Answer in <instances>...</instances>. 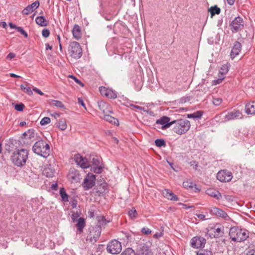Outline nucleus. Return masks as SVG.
Wrapping results in <instances>:
<instances>
[{"label": "nucleus", "mask_w": 255, "mask_h": 255, "mask_svg": "<svg viewBox=\"0 0 255 255\" xmlns=\"http://www.w3.org/2000/svg\"><path fill=\"white\" fill-rule=\"evenodd\" d=\"M99 225L90 229L89 234L87 237L86 241H89L92 244H94L99 238L101 234V226L106 224V219L104 217H100L98 219Z\"/></svg>", "instance_id": "nucleus-1"}, {"label": "nucleus", "mask_w": 255, "mask_h": 255, "mask_svg": "<svg viewBox=\"0 0 255 255\" xmlns=\"http://www.w3.org/2000/svg\"><path fill=\"white\" fill-rule=\"evenodd\" d=\"M249 234L247 231L235 227H232L229 232L230 239L236 242L245 241L249 237Z\"/></svg>", "instance_id": "nucleus-2"}, {"label": "nucleus", "mask_w": 255, "mask_h": 255, "mask_svg": "<svg viewBox=\"0 0 255 255\" xmlns=\"http://www.w3.org/2000/svg\"><path fill=\"white\" fill-rule=\"evenodd\" d=\"M32 150L36 154L45 158L50 154L49 144L42 140H38L34 143Z\"/></svg>", "instance_id": "nucleus-3"}, {"label": "nucleus", "mask_w": 255, "mask_h": 255, "mask_svg": "<svg viewBox=\"0 0 255 255\" xmlns=\"http://www.w3.org/2000/svg\"><path fill=\"white\" fill-rule=\"evenodd\" d=\"M28 152L26 149H21L14 152L11 157L12 162L17 166H22L25 163Z\"/></svg>", "instance_id": "nucleus-4"}, {"label": "nucleus", "mask_w": 255, "mask_h": 255, "mask_svg": "<svg viewBox=\"0 0 255 255\" xmlns=\"http://www.w3.org/2000/svg\"><path fill=\"white\" fill-rule=\"evenodd\" d=\"M173 130L178 134H182L186 133L190 128V123L187 120L180 119L172 121Z\"/></svg>", "instance_id": "nucleus-5"}, {"label": "nucleus", "mask_w": 255, "mask_h": 255, "mask_svg": "<svg viewBox=\"0 0 255 255\" xmlns=\"http://www.w3.org/2000/svg\"><path fill=\"white\" fill-rule=\"evenodd\" d=\"M68 53L74 59H79L82 55V50L79 43L76 41L70 42L68 46Z\"/></svg>", "instance_id": "nucleus-6"}, {"label": "nucleus", "mask_w": 255, "mask_h": 255, "mask_svg": "<svg viewBox=\"0 0 255 255\" xmlns=\"http://www.w3.org/2000/svg\"><path fill=\"white\" fill-rule=\"evenodd\" d=\"M107 252L112 254H118L122 251L121 243L116 240L112 241L107 247Z\"/></svg>", "instance_id": "nucleus-7"}, {"label": "nucleus", "mask_w": 255, "mask_h": 255, "mask_svg": "<svg viewBox=\"0 0 255 255\" xmlns=\"http://www.w3.org/2000/svg\"><path fill=\"white\" fill-rule=\"evenodd\" d=\"M231 29L234 33L242 30L244 28V20L240 16L236 17L230 24Z\"/></svg>", "instance_id": "nucleus-8"}, {"label": "nucleus", "mask_w": 255, "mask_h": 255, "mask_svg": "<svg viewBox=\"0 0 255 255\" xmlns=\"http://www.w3.org/2000/svg\"><path fill=\"white\" fill-rule=\"evenodd\" d=\"M96 176L91 173H88L84 180L82 184L85 190L92 188L95 184Z\"/></svg>", "instance_id": "nucleus-9"}, {"label": "nucleus", "mask_w": 255, "mask_h": 255, "mask_svg": "<svg viewBox=\"0 0 255 255\" xmlns=\"http://www.w3.org/2000/svg\"><path fill=\"white\" fill-rule=\"evenodd\" d=\"M224 233V227L220 225L216 224L211 227L210 230L209 236L211 238H219Z\"/></svg>", "instance_id": "nucleus-10"}, {"label": "nucleus", "mask_w": 255, "mask_h": 255, "mask_svg": "<svg viewBox=\"0 0 255 255\" xmlns=\"http://www.w3.org/2000/svg\"><path fill=\"white\" fill-rule=\"evenodd\" d=\"M233 178L231 172L227 170H222L218 172L217 175V178L221 182L230 181Z\"/></svg>", "instance_id": "nucleus-11"}, {"label": "nucleus", "mask_w": 255, "mask_h": 255, "mask_svg": "<svg viewBox=\"0 0 255 255\" xmlns=\"http://www.w3.org/2000/svg\"><path fill=\"white\" fill-rule=\"evenodd\" d=\"M205 243L206 240L201 237H194L191 240V246L193 248H203Z\"/></svg>", "instance_id": "nucleus-12"}, {"label": "nucleus", "mask_w": 255, "mask_h": 255, "mask_svg": "<svg viewBox=\"0 0 255 255\" xmlns=\"http://www.w3.org/2000/svg\"><path fill=\"white\" fill-rule=\"evenodd\" d=\"M74 160L77 165L82 168H87L90 167V164L87 158L83 157L79 154L74 155Z\"/></svg>", "instance_id": "nucleus-13"}, {"label": "nucleus", "mask_w": 255, "mask_h": 255, "mask_svg": "<svg viewBox=\"0 0 255 255\" xmlns=\"http://www.w3.org/2000/svg\"><path fill=\"white\" fill-rule=\"evenodd\" d=\"M243 118L242 113L239 110H234L232 112H228L225 116V121H229L240 119Z\"/></svg>", "instance_id": "nucleus-14"}, {"label": "nucleus", "mask_w": 255, "mask_h": 255, "mask_svg": "<svg viewBox=\"0 0 255 255\" xmlns=\"http://www.w3.org/2000/svg\"><path fill=\"white\" fill-rule=\"evenodd\" d=\"M209 211L210 213L213 215H215L216 216L221 217L225 220H227V218H229L227 214L218 208L211 207L209 209Z\"/></svg>", "instance_id": "nucleus-15"}, {"label": "nucleus", "mask_w": 255, "mask_h": 255, "mask_svg": "<svg viewBox=\"0 0 255 255\" xmlns=\"http://www.w3.org/2000/svg\"><path fill=\"white\" fill-rule=\"evenodd\" d=\"M80 175L75 168H70L68 174V179L73 183L78 182L80 180Z\"/></svg>", "instance_id": "nucleus-16"}, {"label": "nucleus", "mask_w": 255, "mask_h": 255, "mask_svg": "<svg viewBox=\"0 0 255 255\" xmlns=\"http://www.w3.org/2000/svg\"><path fill=\"white\" fill-rule=\"evenodd\" d=\"M170 118L167 117H163L159 119H158L156 123L157 124L161 125L162 129H165L169 128L171 125H173L172 121L170 122Z\"/></svg>", "instance_id": "nucleus-17"}, {"label": "nucleus", "mask_w": 255, "mask_h": 255, "mask_svg": "<svg viewBox=\"0 0 255 255\" xmlns=\"http://www.w3.org/2000/svg\"><path fill=\"white\" fill-rule=\"evenodd\" d=\"M242 49V44L238 41H236L231 50L230 56L232 59L235 58L238 55Z\"/></svg>", "instance_id": "nucleus-18"}, {"label": "nucleus", "mask_w": 255, "mask_h": 255, "mask_svg": "<svg viewBox=\"0 0 255 255\" xmlns=\"http://www.w3.org/2000/svg\"><path fill=\"white\" fill-rule=\"evenodd\" d=\"M39 6V2L38 0L33 2L30 5H28L23 10L22 14L28 15L30 13L32 12L35 9L37 8Z\"/></svg>", "instance_id": "nucleus-19"}, {"label": "nucleus", "mask_w": 255, "mask_h": 255, "mask_svg": "<svg viewBox=\"0 0 255 255\" xmlns=\"http://www.w3.org/2000/svg\"><path fill=\"white\" fill-rule=\"evenodd\" d=\"M137 255H152V253L148 245L144 244L138 250Z\"/></svg>", "instance_id": "nucleus-20"}, {"label": "nucleus", "mask_w": 255, "mask_h": 255, "mask_svg": "<svg viewBox=\"0 0 255 255\" xmlns=\"http://www.w3.org/2000/svg\"><path fill=\"white\" fill-rule=\"evenodd\" d=\"M245 111L248 115L255 114V101L250 102L246 105Z\"/></svg>", "instance_id": "nucleus-21"}, {"label": "nucleus", "mask_w": 255, "mask_h": 255, "mask_svg": "<svg viewBox=\"0 0 255 255\" xmlns=\"http://www.w3.org/2000/svg\"><path fill=\"white\" fill-rule=\"evenodd\" d=\"M206 193L209 196L214 197L217 200L220 199L222 197L221 193L218 191L214 189H208L206 191Z\"/></svg>", "instance_id": "nucleus-22"}, {"label": "nucleus", "mask_w": 255, "mask_h": 255, "mask_svg": "<svg viewBox=\"0 0 255 255\" xmlns=\"http://www.w3.org/2000/svg\"><path fill=\"white\" fill-rule=\"evenodd\" d=\"M163 194L168 200L172 201H178L179 200L178 198L168 189H164L163 191Z\"/></svg>", "instance_id": "nucleus-23"}, {"label": "nucleus", "mask_w": 255, "mask_h": 255, "mask_svg": "<svg viewBox=\"0 0 255 255\" xmlns=\"http://www.w3.org/2000/svg\"><path fill=\"white\" fill-rule=\"evenodd\" d=\"M72 34L74 37L77 40H79L81 38V29L80 27L78 25H74L72 29Z\"/></svg>", "instance_id": "nucleus-24"}, {"label": "nucleus", "mask_w": 255, "mask_h": 255, "mask_svg": "<svg viewBox=\"0 0 255 255\" xmlns=\"http://www.w3.org/2000/svg\"><path fill=\"white\" fill-rule=\"evenodd\" d=\"M55 173L54 169L50 165L46 167L43 172V174L47 177H52Z\"/></svg>", "instance_id": "nucleus-25"}, {"label": "nucleus", "mask_w": 255, "mask_h": 255, "mask_svg": "<svg viewBox=\"0 0 255 255\" xmlns=\"http://www.w3.org/2000/svg\"><path fill=\"white\" fill-rule=\"evenodd\" d=\"M98 106L100 110H101L104 113L107 114L108 113H112V112L108 109L110 108L109 105L103 101H101L98 103Z\"/></svg>", "instance_id": "nucleus-26"}, {"label": "nucleus", "mask_w": 255, "mask_h": 255, "mask_svg": "<svg viewBox=\"0 0 255 255\" xmlns=\"http://www.w3.org/2000/svg\"><path fill=\"white\" fill-rule=\"evenodd\" d=\"M36 23L41 26H46L47 25V21L43 16H37L35 19Z\"/></svg>", "instance_id": "nucleus-27"}, {"label": "nucleus", "mask_w": 255, "mask_h": 255, "mask_svg": "<svg viewBox=\"0 0 255 255\" xmlns=\"http://www.w3.org/2000/svg\"><path fill=\"white\" fill-rule=\"evenodd\" d=\"M76 226L80 232H82L83 228L85 226V221L84 219L80 218L77 220V223L76 224Z\"/></svg>", "instance_id": "nucleus-28"}, {"label": "nucleus", "mask_w": 255, "mask_h": 255, "mask_svg": "<svg viewBox=\"0 0 255 255\" xmlns=\"http://www.w3.org/2000/svg\"><path fill=\"white\" fill-rule=\"evenodd\" d=\"M203 115L201 111H198L193 114H187V117L189 119H200Z\"/></svg>", "instance_id": "nucleus-29"}, {"label": "nucleus", "mask_w": 255, "mask_h": 255, "mask_svg": "<svg viewBox=\"0 0 255 255\" xmlns=\"http://www.w3.org/2000/svg\"><path fill=\"white\" fill-rule=\"evenodd\" d=\"M103 119L105 121H108L109 123H113L114 125L118 124V123L119 122L118 119H117L109 115H107L106 114H105V115L104 116Z\"/></svg>", "instance_id": "nucleus-30"}, {"label": "nucleus", "mask_w": 255, "mask_h": 255, "mask_svg": "<svg viewBox=\"0 0 255 255\" xmlns=\"http://www.w3.org/2000/svg\"><path fill=\"white\" fill-rule=\"evenodd\" d=\"M49 104L51 105L54 106L56 107L60 108L61 109H64V105L60 101L51 100L49 101Z\"/></svg>", "instance_id": "nucleus-31"}, {"label": "nucleus", "mask_w": 255, "mask_h": 255, "mask_svg": "<svg viewBox=\"0 0 255 255\" xmlns=\"http://www.w3.org/2000/svg\"><path fill=\"white\" fill-rule=\"evenodd\" d=\"M209 11L211 13V17H212L215 14H219L221 12V9L217 5L211 6L209 9Z\"/></svg>", "instance_id": "nucleus-32"}, {"label": "nucleus", "mask_w": 255, "mask_h": 255, "mask_svg": "<svg viewBox=\"0 0 255 255\" xmlns=\"http://www.w3.org/2000/svg\"><path fill=\"white\" fill-rule=\"evenodd\" d=\"M230 65L228 63L222 65L220 70L219 74L221 76H224L226 75L229 69Z\"/></svg>", "instance_id": "nucleus-33"}, {"label": "nucleus", "mask_w": 255, "mask_h": 255, "mask_svg": "<svg viewBox=\"0 0 255 255\" xmlns=\"http://www.w3.org/2000/svg\"><path fill=\"white\" fill-rule=\"evenodd\" d=\"M57 127L61 130H64L67 128L66 121L64 119H60L58 122Z\"/></svg>", "instance_id": "nucleus-34"}, {"label": "nucleus", "mask_w": 255, "mask_h": 255, "mask_svg": "<svg viewBox=\"0 0 255 255\" xmlns=\"http://www.w3.org/2000/svg\"><path fill=\"white\" fill-rule=\"evenodd\" d=\"M60 195L63 201L65 202L68 201V195L63 188L60 190Z\"/></svg>", "instance_id": "nucleus-35"}, {"label": "nucleus", "mask_w": 255, "mask_h": 255, "mask_svg": "<svg viewBox=\"0 0 255 255\" xmlns=\"http://www.w3.org/2000/svg\"><path fill=\"white\" fill-rule=\"evenodd\" d=\"M90 162L93 166H99L100 165V159L98 157H93L90 159Z\"/></svg>", "instance_id": "nucleus-36"}, {"label": "nucleus", "mask_w": 255, "mask_h": 255, "mask_svg": "<svg viewBox=\"0 0 255 255\" xmlns=\"http://www.w3.org/2000/svg\"><path fill=\"white\" fill-rule=\"evenodd\" d=\"M20 88L21 90H22L25 93H27L29 95H32L33 93L31 90V88L27 86H25L24 85L21 84L20 85Z\"/></svg>", "instance_id": "nucleus-37"}, {"label": "nucleus", "mask_w": 255, "mask_h": 255, "mask_svg": "<svg viewBox=\"0 0 255 255\" xmlns=\"http://www.w3.org/2000/svg\"><path fill=\"white\" fill-rule=\"evenodd\" d=\"M121 255H135V253L132 249L128 248L124 251Z\"/></svg>", "instance_id": "nucleus-38"}, {"label": "nucleus", "mask_w": 255, "mask_h": 255, "mask_svg": "<svg viewBox=\"0 0 255 255\" xmlns=\"http://www.w3.org/2000/svg\"><path fill=\"white\" fill-rule=\"evenodd\" d=\"M106 97L110 99H115L117 98V96L115 92L109 89Z\"/></svg>", "instance_id": "nucleus-39"}, {"label": "nucleus", "mask_w": 255, "mask_h": 255, "mask_svg": "<svg viewBox=\"0 0 255 255\" xmlns=\"http://www.w3.org/2000/svg\"><path fill=\"white\" fill-rule=\"evenodd\" d=\"M197 255H213L211 251L203 250L197 252Z\"/></svg>", "instance_id": "nucleus-40"}, {"label": "nucleus", "mask_w": 255, "mask_h": 255, "mask_svg": "<svg viewBox=\"0 0 255 255\" xmlns=\"http://www.w3.org/2000/svg\"><path fill=\"white\" fill-rule=\"evenodd\" d=\"M102 167L100 165L99 166H93L91 168V170L96 173H100L102 172Z\"/></svg>", "instance_id": "nucleus-41"}, {"label": "nucleus", "mask_w": 255, "mask_h": 255, "mask_svg": "<svg viewBox=\"0 0 255 255\" xmlns=\"http://www.w3.org/2000/svg\"><path fill=\"white\" fill-rule=\"evenodd\" d=\"M155 144L158 147H161L162 146H165V143L163 139H157L155 140Z\"/></svg>", "instance_id": "nucleus-42"}, {"label": "nucleus", "mask_w": 255, "mask_h": 255, "mask_svg": "<svg viewBox=\"0 0 255 255\" xmlns=\"http://www.w3.org/2000/svg\"><path fill=\"white\" fill-rule=\"evenodd\" d=\"M128 214L131 218H135L137 216L136 211L134 208H132L131 210H129L128 212Z\"/></svg>", "instance_id": "nucleus-43"}, {"label": "nucleus", "mask_w": 255, "mask_h": 255, "mask_svg": "<svg viewBox=\"0 0 255 255\" xmlns=\"http://www.w3.org/2000/svg\"><path fill=\"white\" fill-rule=\"evenodd\" d=\"M50 119L48 117H44L43 118L41 121H40V124L42 126H44L47 125L50 123Z\"/></svg>", "instance_id": "nucleus-44"}, {"label": "nucleus", "mask_w": 255, "mask_h": 255, "mask_svg": "<svg viewBox=\"0 0 255 255\" xmlns=\"http://www.w3.org/2000/svg\"><path fill=\"white\" fill-rule=\"evenodd\" d=\"M212 102L214 105L219 106L222 103V99L220 98H213Z\"/></svg>", "instance_id": "nucleus-45"}, {"label": "nucleus", "mask_w": 255, "mask_h": 255, "mask_svg": "<svg viewBox=\"0 0 255 255\" xmlns=\"http://www.w3.org/2000/svg\"><path fill=\"white\" fill-rule=\"evenodd\" d=\"M109 89L106 88L105 87H101L99 88L100 92L102 95L107 96Z\"/></svg>", "instance_id": "nucleus-46"}, {"label": "nucleus", "mask_w": 255, "mask_h": 255, "mask_svg": "<svg viewBox=\"0 0 255 255\" xmlns=\"http://www.w3.org/2000/svg\"><path fill=\"white\" fill-rule=\"evenodd\" d=\"M141 232L143 234L148 235L151 233L152 231L147 227H143L141 229Z\"/></svg>", "instance_id": "nucleus-47"}, {"label": "nucleus", "mask_w": 255, "mask_h": 255, "mask_svg": "<svg viewBox=\"0 0 255 255\" xmlns=\"http://www.w3.org/2000/svg\"><path fill=\"white\" fill-rule=\"evenodd\" d=\"M16 30L18 32L22 34L25 38H27L28 37L27 33L24 30L22 27L18 26Z\"/></svg>", "instance_id": "nucleus-48"}, {"label": "nucleus", "mask_w": 255, "mask_h": 255, "mask_svg": "<svg viewBox=\"0 0 255 255\" xmlns=\"http://www.w3.org/2000/svg\"><path fill=\"white\" fill-rule=\"evenodd\" d=\"M24 107V105L23 104L20 103V104H16L14 106V108L16 111H17L18 112H21V111H23Z\"/></svg>", "instance_id": "nucleus-49"}, {"label": "nucleus", "mask_w": 255, "mask_h": 255, "mask_svg": "<svg viewBox=\"0 0 255 255\" xmlns=\"http://www.w3.org/2000/svg\"><path fill=\"white\" fill-rule=\"evenodd\" d=\"M131 107H133V108L136 109H138V110H142L147 113H149V110L147 109V108H145L144 107H140V106H136V105H131Z\"/></svg>", "instance_id": "nucleus-50"}, {"label": "nucleus", "mask_w": 255, "mask_h": 255, "mask_svg": "<svg viewBox=\"0 0 255 255\" xmlns=\"http://www.w3.org/2000/svg\"><path fill=\"white\" fill-rule=\"evenodd\" d=\"M34 133L32 131L29 130L27 132L23 133V135H24L25 137L28 136L27 138H31L32 137H33L34 136Z\"/></svg>", "instance_id": "nucleus-51"}, {"label": "nucleus", "mask_w": 255, "mask_h": 255, "mask_svg": "<svg viewBox=\"0 0 255 255\" xmlns=\"http://www.w3.org/2000/svg\"><path fill=\"white\" fill-rule=\"evenodd\" d=\"M80 216V214L78 212H74L71 216V218L74 222L76 221L77 219Z\"/></svg>", "instance_id": "nucleus-52"}, {"label": "nucleus", "mask_w": 255, "mask_h": 255, "mask_svg": "<svg viewBox=\"0 0 255 255\" xmlns=\"http://www.w3.org/2000/svg\"><path fill=\"white\" fill-rule=\"evenodd\" d=\"M42 36L44 37H47L49 36L50 31L47 29H44L42 31Z\"/></svg>", "instance_id": "nucleus-53"}, {"label": "nucleus", "mask_w": 255, "mask_h": 255, "mask_svg": "<svg viewBox=\"0 0 255 255\" xmlns=\"http://www.w3.org/2000/svg\"><path fill=\"white\" fill-rule=\"evenodd\" d=\"M224 78H225V76H219V78H218L217 80L214 81V84L216 85V84L220 83L222 81V80L224 79Z\"/></svg>", "instance_id": "nucleus-54"}, {"label": "nucleus", "mask_w": 255, "mask_h": 255, "mask_svg": "<svg viewBox=\"0 0 255 255\" xmlns=\"http://www.w3.org/2000/svg\"><path fill=\"white\" fill-rule=\"evenodd\" d=\"M69 77L70 78H72V79H73L77 83L79 84V85H81L82 86H84L83 84L79 79L76 78L73 75H70Z\"/></svg>", "instance_id": "nucleus-55"}, {"label": "nucleus", "mask_w": 255, "mask_h": 255, "mask_svg": "<svg viewBox=\"0 0 255 255\" xmlns=\"http://www.w3.org/2000/svg\"><path fill=\"white\" fill-rule=\"evenodd\" d=\"M70 204L72 208H75L77 207V201L75 199H73L70 202Z\"/></svg>", "instance_id": "nucleus-56"}, {"label": "nucleus", "mask_w": 255, "mask_h": 255, "mask_svg": "<svg viewBox=\"0 0 255 255\" xmlns=\"http://www.w3.org/2000/svg\"><path fill=\"white\" fill-rule=\"evenodd\" d=\"M163 233L162 232H157L153 235V237L155 239H158L162 236Z\"/></svg>", "instance_id": "nucleus-57"}, {"label": "nucleus", "mask_w": 255, "mask_h": 255, "mask_svg": "<svg viewBox=\"0 0 255 255\" xmlns=\"http://www.w3.org/2000/svg\"><path fill=\"white\" fill-rule=\"evenodd\" d=\"M33 90L36 93H38V94H39L41 96H43L44 95V93L41 91L40 90H39L38 89H37V88H34L33 89Z\"/></svg>", "instance_id": "nucleus-58"}, {"label": "nucleus", "mask_w": 255, "mask_h": 255, "mask_svg": "<svg viewBox=\"0 0 255 255\" xmlns=\"http://www.w3.org/2000/svg\"><path fill=\"white\" fill-rule=\"evenodd\" d=\"M78 102L79 104H80L82 107H83L84 108H86V106H85V104H84V102H83V100L80 98H79L78 99Z\"/></svg>", "instance_id": "nucleus-59"}, {"label": "nucleus", "mask_w": 255, "mask_h": 255, "mask_svg": "<svg viewBox=\"0 0 255 255\" xmlns=\"http://www.w3.org/2000/svg\"><path fill=\"white\" fill-rule=\"evenodd\" d=\"M15 54L13 53L10 52L7 55L6 58L9 59H11L15 57Z\"/></svg>", "instance_id": "nucleus-60"}, {"label": "nucleus", "mask_w": 255, "mask_h": 255, "mask_svg": "<svg viewBox=\"0 0 255 255\" xmlns=\"http://www.w3.org/2000/svg\"><path fill=\"white\" fill-rule=\"evenodd\" d=\"M247 255H255V250H251L248 252Z\"/></svg>", "instance_id": "nucleus-61"}, {"label": "nucleus", "mask_w": 255, "mask_h": 255, "mask_svg": "<svg viewBox=\"0 0 255 255\" xmlns=\"http://www.w3.org/2000/svg\"><path fill=\"white\" fill-rule=\"evenodd\" d=\"M8 25L9 26H10V27L11 28H13V29H17V28L18 27V26H17L16 25L13 24L11 22H9L8 23Z\"/></svg>", "instance_id": "nucleus-62"}, {"label": "nucleus", "mask_w": 255, "mask_h": 255, "mask_svg": "<svg viewBox=\"0 0 255 255\" xmlns=\"http://www.w3.org/2000/svg\"><path fill=\"white\" fill-rule=\"evenodd\" d=\"M196 216L201 220H205V216L203 214H196Z\"/></svg>", "instance_id": "nucleus-63"}, {"label": "nucleus", "mask_w": 255, "mask_h": 255, "mask_svg": "<svg viewBox=\"0 0 255 255\" xmlns=\"http://www.w3.org/2000/svg\"><path fill=\"white\" fill-rule=\"evenodd\" d=\"M0 26H1L2 27L5 28L6 27L7 24L5 21H2L0 22Z\"/></svg>", "instance_id": "nucleus-64"}]
</instances>
